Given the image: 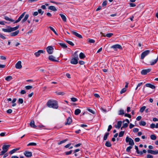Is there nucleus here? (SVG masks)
<instances>
[{
    "instance_id": "nucleus-26",
    "label": "nucleus",
    "mask_w": 158,
    "mask_h": 158,
    "mask_svg": "<svg viewBox=\"0 0 158 158\" xmlns=\"http://www.w3.org/2000/svg\"><path fill=\"white\" fill-rule=\"evenodd\" d=\"M122 124V122L121 121H119L117 123V125H115V127L118 129L120 128L121 127Z\"/></svg>"
},
{
    "instance_id": "nucleus-15",
    "label": "nucleus",
    "mask_w": 158,
    "mask_h": 158,
    "mask_svg": "<svg viewBox=\"0 0 158 158\" xmlns=\"http://www.w3.org/2000/svg\"><path fill=\"white\" fill-rule=\"evenodd\" d=\"M71 32L72 34H73V35H75L76 36L78 37L79 38H82V36L81 35L79 34L78 33L74 31H72Z\"/></svg>"
},
{
    "instance_id": "nucleus-23",
    "label": "nucleus",
    "mask_w": 158,
    "mask_h": 158,
    "mask_svg": "<svg viewBox=\"0 0 158 158\" xmlns=\"http://www.w3.org/2000/svg\"><path fill=\"white\" fill-rule=\"evenodd\" d=\"M125 121H123V124L122 127H121V130H123V128H126L128 126V123H125Z\"/></svg>"
},
{
    "instance_id": "nucleus-62",
    "label": "nucleus",
    "mask_w": 158,
    "mask_h": 158,
    "mask_svg": "<svg viewBox=\"0 0 158 158\" xmlns=\"http://www.w3.org/2000/svg\"><path fill=\"white\" fill-rule=\"evenodd\" d=\"M124 116L125 117H128L130 118H131V115L130 114H125Z\"/></svg>"
},
{
    "instance_id": "nucleus-42",
    "label": "nucleus",
    "mask_w": 158,
    "mask_h": 158,
    "mask_svg": "<svg viewBox=\"0 0 158 158\" xmlns=\"http://www.w3.org/2000/svg\"><path fill=\"white\" fill-rule=\"evenodd\" d=\"M55 93L57 95H63L64 94V93L63 92H56Z\"/></svg>"
},
{
    "instance_id": "nucleus-28",
    "label": "nucleus",
    "mask_w": 158,
    "mask_h": 158,
    "mask_svg": "<svg viewBox=\"0 0 158 158\" xmlns=\"http://www.w3.org/2000/svg\"><path fill=\"white\" fill-rule=\"evenodd\" d=\"M19 148H16L15 149H13L12 150L10 151L9 152V153L10 154L12 155L14 153H15V152H16L17 151L19 150Z\"/></svg>"
},
{
    "instance_id": "nucleus-14",
    "label": "nucleus",
    "mask_w": 158,
    "mask_h": 158,
    "mask_svg": "<svg viewBox=\"0 0 158 158\" xmlns=\"http://www.w3.org/2000/svg\"><path fill=\"white\" fill-rule=\"evenodd\" d=\"M44 51L43 50H39L37 52H35L34 54L36 57L39 56L41 53H43Z\"/></svg>"
},
{
    "instance_id": "nucleus-22",
    "label": "nucleus",
    "mask_w": 158,
    "mask_h": 158,
    "mask_svg": "<svg viewBox=\"0 0 158 158\" xmlns=\"http://www.w3.org/2000/svg\"><path fill=\"white\" fill-rule=\"evenodd\" d=\"M30 125L31 127L34 128H35L37 127V126L35 124V122L34 120H31Z\"/></svg>"
},
{
    "instance_id": "nucleus-41",
    "label": "nucleus",
    "mask_w": 158,
    "mask_h": 158,
    "mask_svg": "<svg viewBox=\"0 0 158 158\" xmlns=\"http://www.w3.org/2000/svg\"><path fill=\"white\" fill-rule=\"evenodd\" d=\"M67 140H68V139H65L63 140H62V141H60V142H58V145H60V144H62L65 142Z\"/></svg>"
},
{
    "instance_id": "nucleus-6",
    "label": "nucleus",
    "mask_w": 158,
    "mask_h": 158,
    "mask_svg": "<svg viewBox=\"0 0 158 158\" xmlns=\"http://www.w3.org/2000/svg\"><path fill=\"white\" fill-rule=\"evenodd\" d=\"M26 13V12H24L23 13H22L19 17L17 20H16L14 22V23H16L19 22L21 21V19L24 16L25 14Z\"/></svg>"
},
{
    "instance_id": "nucleus-40",
    "label": "nucleus",
    "mask_w": 158,
    "mask_h": 158,
    "mask_svg": "<svg viewBox=\"0 0 158 158\" xmlns=\"http://www.w3.org/2000/svg\"><path fill=\"white\" fill-rule=\"evenodd\" d=\"M2 30L5 32H10V27L8 29H5V28H3L2 29Z\"/></svg>"
},
{
    "instance_id": "nucleus-2",
    "label": "nucleus",
    "mask_w": 158,
    "mask_h": 158,
    "mask_svg": "<svg viewBox=\"0 0 158 158\" xmlns=\"http://www.w3.org/2000/svg\"><path fill=\"white\" fill-rule=\"evenodd\" d=\"M126 143H129V144L133 146L134 144L133 140L131 138L127 136L126 138Z\"/></svg>"
},
{
    "instance_id": "nucleus-34",
    "label": "nucleus",
    "mask_w": 158,
    "mask_h": 158,
    "mask_svg": "<svg viewBox=\"0 0 158 158\" xmlns=\"http://www.w3.org/2000/svg\"><path fill=\"white\" fill-rule=\"evenodd\" d=\"M109 133L108 132H106L105 133V134L104 135V137H103V140H106L107 137L109 135Z\"/></svg>"
},
{
    "instance_id": "nucleus-1",
    "label": "nucleus",
    "mask_w": 158,
    "mask_h": 158,
    "mask_svg": "<svg viewBox=\"0 0 158 158\" xmlns=\"http://www.w3.org/2000/svg\"><path fill=\"white\" fill-rule=\"evenodd\" d=\"M47 105L50 108L57 109L58 107V102L56 100H50L47 103Z\"/></svg>"
},
{
    "instance_id": "nucleus-27",
    "label": "nucleus",
    "mask_w": 158,
    "mask_h": 158,
    "mask_svg": "<svg viewBox=\"0 0 158 158\" xmlns=\"http://www.w3.org/2000/svg\"><path fill=\"white\" fill-rule=\"evenodd\" d=\"M59 15L61 17L62 19L63 20L64 22H66V17H65V16L64 15L62 14H59Z\"/></svg>"
},
{
    "instance_id": "nucleus-30",
    "label": "nucleus",
    "mask_w": 158,
    "mask_h": 158,
    "mask_svg": "<svg viewBox=\"0 0 158 158\" xmlns=\"http://www.w3.org/2000/svg\"><path fill=\"white\" fill-rule=\"evenodd\" d=\"M29 15L28 14H27L26 15L24 18L23 19H22V22L23 23L25 22L28 19V18L29 17Z\"/></svg>"
},
{
    "instance_id": "nucleus-60",
    "label": "nucleus",
    "mask_w": 158,
    "mask_h": 158,
    "mask_svg": "<svg viewBox=\"0 0 158 158\" xmlns=\"http://www.w3.org/2000/svg\"><path fill=\"white\" fill-rule=\"evenodd\" d=\"M156 125L154 123L151 124L150 125V127L151 128H154L155 127Z\"/></svg>"
},
{
    "instance_id": "nucleus-17",
    "label": "nucleus",
    "mask_w": 158,
    "mask_h": 158,
    "mask_svg": "<svg viewBox=\"0 0 158 158\" xmlns=\"http://www.w3.org/2000/svg\"><path fill=\"white\" fill-rule=\"evenodd\" d=\"M101 34L103 36H104V37L106 36V37H109V38L110 37H111L113 35V33H108V34H107L106 35H105V34H103L102 32H101Z\"/></svg>"
},
{
    "instance_id": "nucleus-44",
    "label": "nucleus",
    "mask_w": 158,
    "mask_h": 158,
    "mask_svg": "<svg viewBox=\"0 0 158 158\" xmlns=\"http://www.w3.org/2000/svg\"><path fill=\"white\" fill-rule=\"evenodd\" d=\"M49 27L52 31L54 32L55 35H58V34L56 32L54 29L52 27L50 26Z\"/></svg>"
},
{
    "instance_id": "nucleus-29",
    "label": "nucleus",
    "mask_w": 158,
    "mask_h": 158,
    "mask_svg": "<svg viewBox=\"0 0 158 158\" xmlns=\"http://www.w3.org/2000/svg\"><path fill=\"white\" fill-rule=\"evenodd\" d=\"M4 19L6 21H10L11 22H14L15 20H13L7 16H5L4 17Z\"/></svg>"
},
{
    "instance_id": "nucleus-39",
    "label": "nucleus",
    "mask_w": 158,
    "mask_h": 158,
    "mask_svg": "<svg viewBox=\"0 0 158 158\" xmlns=\"http://www.w3.org/2000/svg\"><path fill=\"white\" fill-rule=\"evenodd\" d=\"M139 124L140 126H144L146 124V123L144 121H141L139 123Z\"/></svg>"
},
{
    "instance_id": "nucleus-55",
    "label": "nucleus",
    "mask_w": 158,
    "mask_h": 158,
    "mask_svg": "<svg viewBox=\"0 0 158 158\" xmlns=\"http://www.w3.org/2000/svg\"><path fill=\"white\" fill-rule=\"evenodd\" d=\"M38 12L41 15H42L43 14L44 11H42L41 9H39L38 10Z\"/></svg>"
},
{
    "instance_id": "nucleus-10",
    "label": "nucleus",
    "mask_w": 158,
    "mask_h": 158,
    "mask_svg": "<svg viewBox=\"0 0 158 158\" xmlns=\"http://www.w3.org/2000/svg\"><path fill=\"white\" fill-rule=\"evenodd\" d=\"M151 70V69H143L141 71V74L143 75H146L148 73L150 72Z\"/></svg>"
},
{
    "instance_id": "nucleus-61",
    "label": "nucleus",
    "mask_w": 158,
    "mask_h": 158,
    "mask_svg": "<svg viewBox=\"0 0 158 158\" xmlns=\"http://www.w3.org/2000/svg\"><path fill=\"white\" fill-rule=\"evenodd\" d=\"M139 131V129L137 128H135L133 129V131L134 132H137Z\"/></svg>"
},
{
    "instance_id": "nucleus-9",
    "label": "nucleus",
    "mask_w": 158,
    "mask_h": 158,
    "mask_svg": "<svg viewBox=\"0 0 158 158\" xmlns=\"http://www.w3.org/2000/svg\"><path fill=\"white\" fill-rule=\"evenodd\" d=\"M24 154L27 157H30L32 156V153L27 151H25L24 152Z\"/></svg>"
},
{
    "instance_id": "nucleus-3",
    "label": "nucleus",
    "mask_w": 158,
    "mask_h": 158,
    "mask_svg": "<svg viewBox=\"0 0 158 158\" xmlns=\"http://www.w3.org/2000/svg\"><path fill=\"white\" fill-rule=\"evenodd\" d=\"M111 48H113L114 51H117L118 49H122V48L121 45L118 44L113 45L111 47Z\"/></svg>"
},
{
    "instance_id": "nucleus-64",
    "label": "nucleus",
    "mask_w": 158,
    "mask_h": 158,
    "mask_svg": "<svg viewBox=\"0 0 158 158\" xmlns=\"http://www.w3.org/2000/svg\"><path fill=\"white\" fill-rule=\"evenodd\" d=\"M147 158H153V156L152 155L148 154L147 156Z\"/></svg>"
},
{
    "instance_id": "nucleus-43",
    "label": "nucleus",
    "mask_w": 158,
    "mask_h": 158,
    "mask_svg": "<svg viewBox=\"0 0 158 158\" xmlns=\"http://www.w3.org/2000/svg\"><path fill=\"white\" fill-rule=\"evenodd\" d=\"M150 138L152 140H155L156 138V137L155 135H152L150 136Z\"/></svg>"
},
{
    "instance_id": "nucleus-54",
    "label": "nucleus",
    "mask_w": 158,
    "mask_h": 158,
    "mask_svg": "<svg viewBox=\"0 0 158 158\" xmlns=\"http://www.w3.org/2000/svg\"><path fill=\"white\" fill-rule=\"evenodd\" d=\"M72 150H70L69 152H65V154L66 155H68L71 154Z\"/></svg>"
},
{
    "instance_id": "nucleus-45",
    "label": "nucleus",
    "mask_w": 158,
    "mask_h": 158,
    "mask_svg": "<svg viewBox=\"0 0 158 158\" xmlns=\"http://www.w3.org/2000/svg\"><path fill=\"white\" fill-rule=\"evenodd\" d=\"M23 99L22 98H19L18 101V102L19 104H22L23 103Z\"/></svg>"
},
{
    "instance_id": "nucleus-16",
    "label": "nucleus",
    "mask_w": 158,
    "mask_h": 158,
    "mask_svg": "<svg viewBox=\"0 0 158 158\" xmlns=\"http://www.w3.org/2000/svg\"><path fill=\"white\" fill-rule=\"evenodd\" d=\"M145 86L147 87H149L152 89H154L155 86L150 83H147L145 84Z\"/></svg>"
},
{
    "instance_id": "nucleus-59",
    "label": "nucleus",
    "mask_w": 158,
    "mask_h": 158,
    "mask_svg": "<svg viewBox=\"0 0 158 158\" xmlns=\"http://www.w3.org/2000/svg\"><path fill=\"white\" fill-rule=\"evenodd\" d=\"M107 4V1H105L102 3V6L104 7Z\"/></svg>"
},
{
    "instance_id": "nucleus-46",
    "label": "nucleus",
    "mask_w": 158,
    "mask_h": 158,
    "mask_svg": "<svg viewBox=\"0 0 158 158\" xmlns=\"http://www.w3.org/2000/svg\"><path fill=\"white\" fill-rule=\"evenodd\" d=\"M32 86L31 85H28L26 86L25 87V89L27 90H29L32 89Z\"/></svg>"
},
{
    "instance_id": "nucleus-11",
    "label": "nucleus",
    "mask_w": 158,
    "mask_h": 158,
    "mask_svg": "<svg viewBox=\"0 0 158 158\" xmlns=\"http://www.w3.org/2000/svg\"><path fill=\"white\" fill-rule=\"evenodd\" d=\"M53 48L52 46H50L47 48V52L49 54H51L53 52Z\"/></svg>"
},
{
    "instance_id": "nucleus-63",
    "label": "nucleus",
    "mask_w": 158,
    "mask_h": 158,
    "mask_svg": "<svg viewBox=\"0 0 158 158\" xmlns=\"http://www.w3.org/2000/svg\"><path fill=\"white\" fill-rule=\"evenodd\" d=\"M135 149H136V152H137V154H139V150L138 148V146H137L135 145Z\"/></svg>"
},
{
    "instance_id": "nucleus-24",
    "label": "nucleus",
    "mask_w": 158,
    "mask_h": 158,
    "mask_svg": "<svg viewBox=\"0 0 158 158\" xmlns=\"http://www.w3.org/2000/svg\"><path fill=\"white\" fill-rule=\"evenodd\" d=\"M19 26L18 25L15 27H10V32L12 31H14L17 30L19 28Z\"/></svg>"
},
{
    "instance_id": "nucleus-35",
    "label": "nucleus",
    "mask_w": 158,
    "mask_h": 158,
    "mask_svg": "<svg viewBox=\"0 0 158 158\" xmlns=\"http://www.w3.org/2000/svg\"><path fill=\"white\" fill-rule=\"evenodd\" d=\"M79 57L80 59H83L85 57V56L83 53L81 52L79 54Z\"/></svg>"
},
{
    "instance_id": "nucleus-4",
    "label": "nucleus",
    "mask_w": 158,
    "mask_h": 158,
    "mask_svg": "<svg viewBox=\"0 0 158 158\" xmlns=\"http://www.w3.org/2000/svg\"><path fill=\"white\" fill-rule=\"evenodd\" d=\"M78 55H77L76 57L73 58L70 61L71 63L74 64H77L78 62Z\"/></svg>"
},
{
    "instance_id": "nucleus-8",
    "label": "nucleus",
    "mask_w": 158,
    "mask_h": 158,
    "mask_svg": "<svg viewBox=\"0 0 158 158\" xmlns=\"http://www.w3.org/2000/svg\"><path fill=\"white\" fill-rule=\"evenodd\" d=\"M147 152L148 153H150L152 154L156 155L158 154V150H156L154 151L151 150H148L147 151Z\"/></svg>"
},
{
    "instance_id": "nucleus-5",
    "label": "nucleus",
    "mask_w": 158,
    "mask_h": 158,
    "mask_svg": "<svg viewBox=\"0 0 158 158\" xmlns=\"http://www.w3.org/2000/svg\"><path fill=\"white\" fill-rule=\"evenodd\" d=\"M150 52V51L149 50H146L143 52L141 55V58L142 59H143L145 56L148 55Z\"/></svg>"
},
{
    "instance_id": "nucleus-50",
    "label": "nucleus",
    "mask_w": 158,
    "mask_h": 158,
    "mask_svg": "<svg viewBox=\"0 0 158 158\" xmlns=\"http://www.w3.org/2000/svg\"><path fill=\"white\" fill-rule=\"evenodd\" d=\"M36 143H30L27 145V146H36Z\"/></svg>"
},
{
    "instance_id": "nucleus-53",
    "label": "nucleus",
    "mask_w": 158,
    "mask_h": 158,
    "mask_svg": "<svg viewBox=\"0 0 158 158\" xmlns=\"http://www.w3.org/2000/svg\"><path fill=\"white\" fill-rule=\"evenodd\" d=\"M50 2L55 4H56L57 5H60L61 4V3L60 2H56L53 1H50Z\"/></svg>"
},
{
    "instance_id": "nucleus-18",
    "label": "nucleus",
    "mask_w": 158,
    "mask_h": 158,
    "mask_svg": "<svg viewBox=\"0 0 158 158\" xmlns=\"http://www.w3.org/2000/svg\"><path fill=\"white\" fill-rule=\"evenodd\" d=\"M72 119L71 118L69 117H68L67 119V122L66 123H65V125H70L71 124V123L72 122Z\"/></svg>"
},
{
    "instance_id": "nucleus-13",
    "label": "nucleus",
    "mask_w": 158,
    "mask_h": 158,
    "mask_svg": "<svg viewBox=\"0 0 158 158\" xmlns=\"http://www.w3.org/2000/svg\"><path fill=\"white\" fill-rule=\"evenodd\" d=\"M21 62L20 61H19L15 64V67L17 69H20L22 67L21 64Z\"/></svg>"
},
{
    "instance_id": "nucleus-36",
    "label": "nucleus",
    "mask_w": 158,
    "mask_h": 158,
    "mask_svg": "<svg viewBox=\"0 0 158 158\" xmlns=\"http://www.w3.org/2000/svg\"><path fill=\"white\" fill-rule=\"evenodd\" d=\"M87 41L90 43H94L95 42V40L93 39H88L87 40Z\"/></svg>"
},
{
    "instance_id": "nucleus-52",
    "label": "nucleus",
    "mask_w": 158,
    "mask_h": 158,
    "mask_svg": "<svg viewBox=\"0 0 158 158\" xmlns=\"http://www.w3.org/2000/svg\"><path fill=\"white\" fill-rule=\"evenodd\" d=\"M126 91V89L125 88H123L120 91V93L121 94H122L123 93H125Z\"/></svg>"
},
{
    "instance_id": "nucleus-32",
    "label": "nucleus",
    "mask_w": 158,
    "mask_h": 158,
    "mask_svg": "<svg viewBox=\"0 0 158 158\" xmlns=\"http://www.w3.org/2000/svg\"><path fill=\"white\" fill-rule=\"evenodd\" d=\"M13 79L12 76H9L6 77L5 78V80L7 81H10Z\"/></svg>"
},
{
    "instance_id": "nucleus-49",
    "label": "nucleus",
    "mask_w": 158,
    "mask_h": 158,
    "mask_svg": "<svg viewBox=\"0 0 158 158\" xmlns=\"http://www.w3.org/2000/svg\"><path fill=\"white\" fill-rule=\"evenodd\" d=\"M124 131H121L119 133V134L118 135V136L119 137H122L124 134Z\"/></svg>"
},
{
    "instance_id": "nucleus-51",
    "label": "nucleus",
    "mask_w": 158,
    "mask_h": 158,
    "mask_svg": "<svg viewBox=\"0 0 158 158\" xmlns=\"http://www.w3.org/2000/svg\"><path fill=\"white\" fill-rule=\"evenodd\" d=\"M66 41L70 45L73 46L74 45V44L71 41H69V40H66Z\"/></svg>"
},
{
    "instance_id": "nucleus-7",
    "label": "nucleus",
    "mask_w": 158,
    "mask_h": 158,
    "mask_svg": "<svg viewBox=\"0 0 158 158\" xmlns=\"http://www.w3.org/2000/svg\"><path fill=\"white\" fill-rule=\"evenodd\" d=\"M26 13V12H24L23 13H22L19 17L17 20H16L14 22V23H16L19 22L21 21V19L24 16L25 14Z\"/></svg>"
},
{
    "instance_id": "nucleus-25",
    "label": "nucleus",
    "mask_w": 158,
    "mask_h": 158,
    "mask_svg": "<svg viewBox=\"0 0 158 158\" xmlns=\"http://www.w3.org/2000/svg\"><path fill=\"white\" fill-rule=\"evenodd\" d=\"M48 9L54 11H57V9H56V7L53 6H50L48 7Z\"/></svg>"
},
{
    "instance_id": "nucleus-19",
    "label": "nucleus",
    "mask_w": 158,
    "mask_h": 158,
    "mask_svg": "<svg viewBox=\"0 0 158 158\" xmlns=\"http://www.w3.org/2000/svg\"><path fill=\"white\" fill-rule=\"evenodd\" d=\"M10 146V145H4L3 146L2 149L3 150H4L6 152H7L8 150V148Z\"/></svg>"
},
{
    "instance_id": "nucleus-21",
    "label": "nucleus",
    "mask_w": 158,
    "mask_h": 158,
    "mask_svg": "<svg viewBox=\"0 0 158 158\" xmlns=\"http://www.w3.org/2000/svg\"><path fill=\"white\" fill-rule=\"evenodd\" d=\"M158 60V55L157 58L153 60L152 61L150 62V64L151 65H153L155 64L157 62Z\"/></svg>"
},
{
    "instance_id": "nucleus-20",
    "label": "nucleus",
    "mask_w": 158,
    "mask_h": 158,
    "mask_svg": "<svg viewBox=\"0 0 158 158\" xmlns=\"http://www.w3.org/2000/svg\"><path fill=\"white\" fill-rule=\"evenodd\" d=\"M19 33V31L17 30L15 32L11 33L10 35L11 36H14L17 35Z\"/></svg>"
},
{
    "instance_id": "nucleus-47",
    "label": "nucleus",
    "mask_w": 158,
    "mask_h": 158,
    "mask_svg": "<svg viewBox=\"0 0 158 158\" xmlns=\"http://www.w3.org/2000/svg\"><path fill=\"white\" fill-rule=\"evenodd\" d=\"M146 108V106H143L140 109V111L141 112H143V111Z\"/></svg>"
},
{
    "instance_id": "nucleus-57",
    "label": "nucleus",
    "mask_w": 158,
    "mask_h": 158,
    "mask_svg": "<svg viewBox=\"0 0 158 158\" xmlns=\"http://www.w3.org/2000/svg\"><path fill=\"white\" fill-rule=\"evenodd\" d=\"M71 99L73 102H76L77 100V99L75 98H72Z\"/></svg>"
},
{
    "instance_id": "nucleus-12",
    "label": "nucleus",
    "mask_w": 158,
    "mask_h": 158,
    "mask_svg": "<svg viewBox=\"0 0 158 158\" xmlns=\"http://www.w3.org/2000/svg\"><path fill=\"white\" fill-rule=\"evenodd\" d=\"M48 59L51 61L53 62L58 61L56 58L52 55H50L49 56Z\"/></svg>"
},
{
    "instance_id": "nucleus-31",
    "label": "nucleus",
    "mask_w": 158,
    "mask_h": 158,
    "mask_svg": "<svg viewBox=\"0 0 158 158\" xmlns=\"http://www.w3.org/2000/svg\"><path fill=\"white\" fill-rule=\"evenodd\" d=\"M81 112V110L79 109H76L74 112V114L76 115L79 114Z\"/></svg>"
},
{
    "instance_id": "nucleus-37",
    "label": "nucleus",
    "mask_w": 158,
    "mask_h": 158,
    "mask_svg": "<svg viewBox=\"0 0 158 158\" xmlns=\"http://www.w3.org/2000/svg\"><path fill=\"white\" fill-rule=\"evenodd\" d=\"M59 44L60 46L64 48H66L67 47V46L64 44L62 43H59Z\"/></svg>"
},
{
    "instance_id": "nucleus-33",
    "label": "nucleus",
    "mask_w": 158,
    "mask_h": 158,
    "mask_svg": "<svg viewBox=\"0 0 158 158\" xmlns=\"http://www.w3.org/2000/svg\"><path fill=\"white\" fill-rule=\"evenodd\" d=\"M118 114L119 115H122L124 114V110L122 109H120L118 112Z\"/></svg>"
},
{
    "instance_id": "nucleus-48",
    "label": "nucleus",
    "mask_w": 158,
    "mask_h": 158,
    "mask_svg": "<svg viewBox=\"0 0 158 158\" xmlns=\"http://www.w3.org/2000/svg\"><path fill=\"white\" fill-rule=\"evenodd\" d=\"M132 148V147L131 146H129L127 147L126 149V152H129Z\"/></svg>"
},
{
    "instance_id": "nucleus-58",
    "label": "nucleus",
    "mask_w": 158,
    "mask_h": 158,
    "mask_svg": "<svg viewBox=\"0 0 158 158\" xmlns=\"http://www.w3.org/2000/svg\"><path fill=\"white\" fill-rule=\"evenodd\" d=\"M142 84H143V83L142 82H140V83H139L138 84V85H137V86L136 88H135V89L136 90L140 86H141L142 85Z\"/></svg>"
},
{
    "instance_id": "nucleus-56",
    "label": "nucleus",
    "mask_w": 158,
    "mask_h": 158,
    "mask_svg": "<svg viewBox=\"0 0 158 158\" xmlns=\"http://www.w3.org/2000/svg\"><path fill=\"white\" fill-rule=\"evenodd\" d=\"M129 4L130 7H135L136 6L135 4L133 3H130Z\"/></svg>"
},
{
    "instance_id": "nucleus-38",
    "label": "nucleus",
    "mask_w": 158,
    "mask_h": 158,
    "mask_svg": "<svg viewBox=\"0 0 158 158\" xmlns=\"http://www.w3.org/2000/svg\"><path fill=\"white\" fill-rule=\"evenodd\" d=\"M105 145L106 146L108 147H110L111 146V143L108 141H106V142Z\"/></svg>"
}]
</instances>
